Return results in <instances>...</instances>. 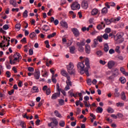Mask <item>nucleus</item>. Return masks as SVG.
Masks as SVG:
<instances>
[{"instance_id": "16", "label": "nucleus", "mask_w": 128, "mask_h": 128, "mask_svg": "<svg viewBox=\"0 0 128 128\" xmlns=\"http://www.w3.org/2000/svg\"><path fill=\"white\" fill-rule=\"evenodd\" d=\"M61 26L64 28H68V23L66 22L62 21L60 22Z\"/></svg>"}, {"instance_id": "46", "label": "nucleus", "mask_w": 128, "mask_h": 128, "mask_svg": "<svg viewBox=\"0 0 128 128\" xmlns=\"http://www.w3.org/2000/svg\"><path fill=\"white\" fill-rule=\"evenodd\" d=\"M118 116V118H122L124 117V115L122 114L118 113V114H117V117Z\"/></svg>"}, {"instance_id": "61", "label": "nucleus", "mask_w": 128, "mask_h": 128, "mask_svg": "<svg viewBox=\"0 0 128 128\" xmlns=\"http://www.w3.org/2000/svg\"><path fill=\"white\" fill-rule=\"evenodd\" d=\"M68 94L70 96H74V94L72 92V90L69 91Z\"/></svg>"}, {"instance_id": "27", "label": "nucleus", "mask_w": 128, "mask_h": 128, "mask_svg": "<svg viewBox=\"0 0 128 128\" xmlns=\"http://www.w3.org/2000/svg\"><path fill=\"white\" fill-rule=\"evenodd\" d=\"M58 102L60 106H64V100L62 99H59Z\"/></svg>"}, {"instance_id": "33", "label": "nucleus", "mask_w": 128, "mask_h": 128, "mask_svg": "<svg viewBox=\"0 0 128 128\" xmlns=\"http://www.w3.org/2000/svg\"><path fill=\"white\" fill-rule=\"evenodd\" d=\"M107 112L110 114H112V112H114V109H112V108H108L107 110Z\"/></svg>"}, {"instance_id": "43", "label": "nucleus", "mask_w": 128, "mask_h": 128, "mask_svg": "<svg viewBox=\"0 0 128 128\" xmlns=\"http://www.w3.org/2000/svg\"><path fill=\"white\" fill-rule=\"evenodd\" d=\"M83 102H84V104H85V106L86 108H90V104H88V102H86V101H83Z\"/></svg>"}, {"instance_id": "15", "label": "nucleus", "mask_w": 128, "mask_h": 128, "mask_svg": "<svg viewBox=\"0 0 128 128\" xmlns=\"http://www.w3.org/2000/svg\"><path fill=\"white\" fill-rule=\"evenodd\" d=\"M10 4L13 6L14 8H16L18 6V4H16V0H10Z\"/></svg>"}, {"instance_id": "9", "label": "nucleus", "mask_w": 128, "mask_h": 128, "mask_svg": "<svg viewBox=\"0 0 128 128\" xmlns=\"http://www.w3.org/2000/svg\"><path fill=\"white\" fill-rule=\"evenodd\" d=\"M81 6L84 8V10H86L88 8V1H83L82 3Z\"/></svg>"}, {"instance_id": "30", "label": "nucleus", "mask_w": 128, "mask_h": 128, "mask_svg": "<svg viewBox=\"0 0 128 128\" xmlns=\"http://www.w3.org/2000/svg\"><path fill=\"white\" fill-rule=\"evenodd\" d=\"M102 38H104V40H108V34L106 33L104 34L103 36H102Z\"/></svg>"}, {"instance_id": "14", "label": "nucleus", "mask_w": 128, "mask_h": 128, "mask_svg": "<svg viewBox=\"0 0 128 128\" xmlns=\"http://www.w3.org/2000/svg\"><path fill=\"white\" fill-rule=\"evenodd\" d=\"M85 50L86 54H90V46L89 44H86L85 45Z\"/></svg>"}, {"instance_id": "34", "label": "nucleus", "mask_w": 128, "mask_h": 128, "mask_svg": "<svg viewBox=\"0 0 128 128\" xmlns=\"http://www.w3.org/2000/svg\"><path fill=\"white\" fill-rule=\"evenodd\" d=\"M36 36V33L34 32H32L30 34V38H35Z\"/></svg>"}, {"instance_id": "17", "label": "nucleus", "mask_w": 128, "mask_h": 128, "mask_svg": "<svg viewBox=\"0 0 128 128\" xmlns=\"http://www.w3.org/2000/svg\"><path fill=\"white\" fill-rule=\"evenodd\" d=\"M67 80H66V84L67 86H72V81H70V76L68 77Z\"/></svg>"}, {"instance_id": "31", "label": "nucleus", "mask_w": 128, "mask_h": 128, "mask_svg": "<svg viewBox=\"0 0 128 128\" xmlns=\"http://www.w3.org/2000/svg\"><path fill=\"white\" fill-rule=\"evenodd\" d=\"M122 36H124V34L120 33L117 34V38H118V40H120V38H122Z\"/></svg>"}, {"instance_id": "59", "label": "nucleus", "mask_w": 128, "mask_h": 128, "mask_svg": "<svg viewBox=\"0 0 128 128\" xmlns=\"http://www.w3.org/2000/svg\"><path fill=\"white\" fill-rule=\"evenodd\" d=\"M7 78H10V72L8 71L6 72Z\"/></svg>"}, {"instance_id": "29", "label": "nucleus", "mask_w": 128, "mask_h": 128, "mask_svg": "<svg viewBox=\"0 0 128 128\" xmlns=\"http://www.w3.org/2000/svg\"><path fill=\"white\" fill-rule=\"evenodd\" d=\"M122 84H124L126 82V78L124 77H121L120 78Z\"/></svg>"}, {"instance_id": "42", "label": "nucleus", "mask_w": 128, "mask_h": 128, "mask_svg": "<svg viewBox=\"0 0 128 128\" xmlns=\"http://www.w3.org/2000/svg\"><path fill=\"white\" fill-rule=\"evenodd\" d=\"M112 30L110 28H106L104 32L106 34H110V32Z\"/></svg>"}, {"instance_id": "41", "label": "nucleus", "mask_w": 128, "mask_h": 128, "mask_svg": "<svg viewBox=\"0 0 128 128\" xmlns=\"http://www.w3.org/2000/svg\"><path fill=\"white\" fill-rule=\"evenodd\" d=\"M28 72H34V69L32 67H28Z\"/></svg>"}, {"instance_id": "11", "label": "nucleus", "mask_w": 128, "mask_h": 128, "mask_svg": "<svg viewBox=\"0 0 128 128\" xmlns=\"http://www.w3.org/2000/svg\"><path fill=\"white\" fill-rule=\"evenodd\" d=\"M98 12H100L98 9L94 8L90 12L91 16H96V14H98Z\"/></svg>"}, {"instance_id": "13", "label": "nucleus", "mask_w": 128, "mask_h": 128, "mask_svg": "<svg viewBox=\"0 0 128 128\" xmlns=\"http://www.w3.org/2000/svg\"><path fill=\"white\" fill-rule=\"evenodd\" d=\"M60 74L62 76H65V78H70V75L65 70H62Z\"/></svg>"}, {"instance_id": "57", "label": "nucleus", "mask_w": 128, "mask_h": 128, "mask_svg": "<svg viewBox=\"0 0 128 128\" xmlns=\"http://www.w3.org/2000/svg\"><path fill=\"white\" fill-rule=\"evenodd\" d=\"M111 118H115V120H116L118 118V115H116L114 114H112L110 115Z\"/></svg>"}, {"instance_id": "40", "label": "nucleus", "mask_w": 128, "mask_h": 128, "mask_svg": "<svg viewBox=\"0 0 128 128\" xmlns=\"http://www.w3.org/2000/svg\"><path fill=\"white\" fill-rule=\"evenodd\" d=\"M20 126H22V128H26V124H24V122H20Z\"/></svg>"}, {"instance_id": "36", "label": "nucleus", "mask_w": 128, "mask_h": 128, "mask_svg": "<svg viewBox=\"0 0 128 128\" xmlns=\"http://www.w3.org/2000/svg\"><path fill=\"white\" fill-rule=\"evenodd\" d=\"M48 126H50L52 128H56V126L54 124V123H52V122L48 123Z\"/></svg>"}, {"instance_id": "7", "label": "nucleus", "mask_w": 128, "mask_h": 128, "mask_svg": "<svg viewBox=\"0 0 128 128\" xmlns=\"http://www.w3.org/2000/svg\"><path fill=\"white\" fill-rule=\"evenodd\" d=\"M114 64H116V62L114 60H110L108 62V66L110 70L114 66Z\"/></svg>"}, {"instance_id": "12", "label": "nucleus", "mask_w": 128, "mask_h": 128, "mask_svg": "<svg viewBox=\"0 0 128 128\" xmlns=\"http://www.w3.org/2000/svg\"><path fill=\"white\" fill-rule=\"evenodd\" d=\"M72 30L74 34L76 36V38L80 36V32H78V30L76 28H72Z\"/></svg>"}, {"instance_id": "25", "label": "nucleus", "mask_w": 128, "mask_h": 128, "mask_svg": "<svg viewBox=\"0 0 128 128\" xmlns=\"http://www.w3.org/2000/svg\"><path fill=\"white\" fill-rule=\"evenodd\" d=\"M96 40H97L99 42H102V36H98Z\"/></svg>"}, {"instance_id": "48", "label": "nucleus", "mask_w": 128, "mask_h": 128, "mask_svg": "<svg viewBox=\"0 0 128 128\" xmlns=\"http://www.w3.org/2000/svg\"><path fill=\"white\" fill-rule=\"evenodd\" d=\"M52 122L56 126H58V120H52Z\"/></svg>"}, {"instance_id": "21", "label": "nucleus", "mask_w": 128, "mask_h": 128, "mask_svg": "<svg viewBox=\"0 0 128 128\" xmlns=\"http://www.w3.org/2000/svg\"><path fill=\"white\" fill-rule=\"evenodd\" d=\"M70 54H74V50H76V47L74 46H72L70 48Z\"/></svg>"}, {"instance_id": "52", "label": "nucleus", "mask_w": 128, "mask_h": 128, "mask_svg": "<svg viewBox=\"0 0 128 128\" xmlns=\"http://www.w3.org/2000/svg\"><path fill=\"white\" fill-rule=\"evenodd\" d=\"M14 90L12 89L11 90L8 91V94L10 96H12V94H14Z\"/></svg>"}, {"instance_id": "60", "label": "nucleus", "mask_w": 128, "mask_h": 128, "mask_svg": "<svg viewBox=\"0 0 128 128\" xmlns=\"http://www.w3.org/2000/svg\"><path fill=\"white\" fill-rule=\"evenodd\" d=\"M97 28L98 30H102V26L99 24L97 26Z\"/></svg>"}, {"instance_id": "45", "label": "nucleus", "mask_w": 128, "mask_h": 128, "mask_svg": "<svg viewBox=\"0 0 128 128\" xmlns=\"http://www.w3.org/2000/svg\"><path fill=\"white\" fill-rule=\"evenodd\" d=\"M96 55L98 56H102V51L99 50L96 52Z\"/></svg>"}, {"instance_id": "53", "label": "nucleus", "mask_w": 128, "mask_h": 128, "mask_svg": "<svg viewBox=\"0 0 128 128\" xmlns=\"http://www.w3.org/2000/svg\"><path fill=\"white\" fill-rule=\"evenodd\" d=\"M100 64H102L103 66H104V64H106V61L104 60H100Z\"/></svg>"}, {"instance_id": "1", "label": "nucleus", "mask_w": 128, "mask_h": 128, "mask_svg": "<svg viewBox=\"0 0 128 128\" xmlns=\"http://www.w3.org/2000/svg\"><path fill=\"white\" fill-rule=\"evenodd\" d=\"M22 58V57L20 54L18 52L14 54L13 58L12 56H9L10 64H16V62H20V60Z\"/></svg>"}, {"instance_id": "18", "label": "nucleus", "mask_w": 128, "mask_h": 128, "mask_svg": "<svg viewBox=\"0 0 128 128\" xmlns=\"http://www.w3.org/2000/svg\"><path fill=\"white\" fill-rule=\"evenodd\" d=\"M109 50L110 47L108 46V44H104V51H105L106 52H108Z\"/></svg>"}, {"instance_id": "39", "label": "nucleus", "mask_w": 128, "mask_h": 128, "mask_svg": "<svg viewBox=\"0 0 128 128\" xmlns=\"http://www.w3.org/2000/svg\"><path fill=\"white\" fill-rule=\"evenodd\" d=\"M66 124V123H64V121H60L59 123V125L60 126H62V128H64Z\"/></svg>"}, {"instance_id": "8", "label": "nucleus", "mask_w": 128, "mask_h": 128, "mask_svg": "<svg viewBox=\"0 0 128 128\" xmlns=\"http://www.w3.org/2000/svg\"><path fill=\"white\" fill-rule=\"evenodd\" d=\"M85 65L86 66V70H90V59L88 58H86L85 60Z\"/></svg>"}, {"instance_id": "6", "label": "nucleus", "mask_w": 128, "mask_h": 128, "mask_svg": "<svg viewBox=\"0 0 128 128\" xmlns=\"http://www.w3.org/2000/svg\"><path fill=\"white\" fill-rule=\"evenodd\" d=\"M34 76L36 80H40V72L38 70H35Z\"/></svg>"}, {"instance_id": "58", "label": "nucleus", "mask_w": 128, "mask_h": 128, "mask_svg": "<svg viewBox=\"0 0 128 128\" xmlns=\"http://www.w3.org/2000/svg\"><path fill=\"white\" fill-rule=\"evenodd\" d=\"M29 54L30 56H32V54H34V50L32 49L29 50Z\"/></svg>"}, {"instance_id": "26", "label": "nucleus", "mask_w": 128, "mask_h": 128, "mask_svg": "<svg viewBox=\"0 0 128 128\" xmlns=\"http://www.w3.org/2000/svg\"><path fill=\"white\" fill-rule=\"evenodd\" d=\"M108 12V8L106 7L104 8L102 10V14H106Z\"/></svg>"}, {"instance_id": "55", "label": "nucleus", "mask_w": 128, "mask_h": 128, "mask_svg": "<svg viewBox=\"0 0 128 128\" xmlns=\"http://www.w3.org/2000/svg\"><path fill=\"white\" fill-rule=\"evenodd\" d=\"M90 100V97L88 96H85L84 97V102H88Z\"/></svg>"}, {"instance_id": "37", "label": "nucleus", "mask_w": 128, "mask_h": 128, "mask_svg": "<svg viewBox=\"0 0 128 128\" xmlns=\"http://www.w3.org/2000/svg\"><path fill=\"white\" fill-rule=\"evenodd\" d=\"M116 106H124V103H122L120 102H118L116 104Z\"/></svg>"}, {"instance_id": "51", "label": "nucleus", "mask_w": 128, "mask_h": 128, "mask_svg": "<svg viewBox=\"0 0 128 128\" xmlns=\"http://www.w3.org/2000/svg\"><path fill=\"white\" fill-rule=\"evenodd\" d=\"M87 84L88 86H92V80L91 79H88L86 80Z\"/></svg>"}, {"instance_id": "63", "label": "nucleus", "mask_w": 128, "mask_h": 128, "mask_svg": "<svg viewBox=\"0 0 128 128\" xmlns=\"http://www.w3.org/2000/svg\"><path fill=\"white\" fill-rule=\"evenodd\" d=\"M18 86H19V88H22V81H19Z\"/></svg>"}, {"instance_id": "19", "label": "nucleus", "mask_w": 128, "mask_h": 128, "mask_svg": "<svg viewBox=\"0 0 128 128\" xmlns=\"http://www.w3.org/2000/svg\"><path fill=\"white\" fill-rule=\"evenodd\" d=\"M54 114L55 116H57V118H62V114H60V112H58V111L56 110L54 112Z\"/></svg>"}, {"instance_id": "49", "label": "nucleus", "mask_w": 128, "mask_h": 128, "mask_svg": "<svg viewBox=\"0 0 128 128\" xmlns=\"http://www.w3.org/2000/svg\"><path fill=\"white\" fill-rule=\"evenodd\" d=\"M10 28V27L8 26V25L5 24L3 26V29L6 30H8Z\"/></svg>"}, {"instance_id": "20", "label": "nucleus", "mask_w": 128, "mask_h": 128, "mask_svg": "<svg viewBox=\"0 0 128 128\" xmlns=\"http://www.w3.org/2000/svg\"><path fill=\"white\" fill-rule=\"evenodd\" d=\"M32 92H38V88L36 86H33L32 89Z\"/></svg>"}, {"instance_id": "47", "label": "nucleus", "mask_w": 128, "mask_h": 128, "mask_svg": "<svg viewBox=\"0 0 128 128\" xmlns=\"http://www.w3.org/2000/svg\"><path fill=\"white\" fill-rule=\"evenodd\" d=\"M52 82L54 84H56V79L54 78V76H52Z\"/></svg>"}, {"instance_id": "28", "label": "nucleus", "mask_w": 128, "mask_h": 128, "mask_svg": "<svg viewBox=\"0 0 128 128\" xmlns=\"http://www.w3.org/2000/svg\"><path fill=\"white\" fill-rule=\"evenodd\" d=\"M120 46H116L115 48V52H118V54H120Z\"/></svg>"}, {"instance_id": "5", "label": "nucleus", "mask_w": 128, "mask_h": 128, "mask_svg": "<svg viewBox=\"0 0 128 128\" xmlns=\"http://www.w3.org/2000/svg\"><path fill=\"white\" fill-rule=\"evenodd\" d=\"M71 8L72 10H76L80 8V5L78 2H74L71 5Z\"/></svg>"}, {"instance_id": "2", "label": "nucleus", "mask_w": 128, "mask_h": 128, "mask_svg": "<svg viewBox=\"0 0 128 128\" xmlns=\"http://www.w3.org/2000/svg\"><path fill=\"white\" fill-rule=\"evenodd\" d=\"M84 62H78L77 64V68L78 70H80V74H86L87 76H90V73L88 72V70H86V68L84 64Z\"/></svg>"}, {"instance_id": "35", "label": "nucleus", "mask_w": 128, "mask_h": 128, "mask_svg": "<svg viewBox=\"0 0 128 128\" xmlns=\"http://www.w3.org/2000/svg\"><path fill=\"white\" fill-rule=\"evenodd\" d=\"M56 34V33L54 32L52 34H49L48 36V38H54Z\"/></svg>"}, {"instance_id": "22", "label": "nucleus", "mask_w": 128, "mask_h": 128, "mask_svg": "<svg viewBox=\"0 0 128 128\" xmlns=\"http://www.w3.org/2000/svg\"><path fill=\"white\" fill-rule=\"evenodd\" d=\"M121 98L123 100H126V94L124 92L121 93Z\"/></svg>"}, {"instance_id": "50", "label": "nucleus", "mask_w": 128, "mask_h": 128, "mask_svg": "<svg viewBox=\"0 0 128 128\" xmlns=\"http://www.w3.org/2000/svg\"><path fill=\"white\" fill-rule=\"evenodd\" d=\"M104 20L106 22V24H110L112 22H110V20L108 19H104Z\"/></svg>"}, {"instance_id": "56", "label": "nucleus", "mask_w": 128, "mask_h": 128, "mask_svg": "<svg viewBox=\"0 0 128 128\" xmlns=\"http://www.w3.org/2000/svg\"><path fill=\"white\" fill-rule=\"evenodd\" d=\"M28 45H25L24 46V52H28Z\"/></svg>"}, {"instance_id": "64", "label": "nucleus", "mask_w": 128, "mask_h": 128, "mask_svg": "<svg viewBox=\"0 0 128 128\" xmlns=\"http://www.w3.org/2000/svg\"><path fill=\"white\" fill-rule=\"evenodd\" d=\"M30 34V32L28 30H24V34L26 36H28V34Z\"/></svg>"}, {"instance_id": "24", "label": "nucleus", "mask_w": 128, "mask_h": 128, "mask_svg": "<svg viewBox=\"0 0 128 128\" xmlns=\"http://www.w3.org/2000/svg\"><path fill=\"white\" fill-rule=\"evenodd\" d=\"M15 28H16V30L18 32L20 30V24H17L15 26Z\"/></svg>"}, {"instance_id": "44", "label": "nucleus", "mask_w": 128, "mask_h": 128, "mask_svg": "<svg viewBox=\"0 0 128 128\" xmlns=\"http://www.w3.org/2000/svg\"><path fill=\"white\" fill-rule=\"evenodd\" d=\"M51 92H52L50 91V88H48L46 90V94H47V96H50Z\"/></svg>"}, {"instance_id": "62", "label": "nucleus", "mask_w": 128, "mask_h": 128, "mask_svg": "<svg viewBox=\"0 0 128 128\" xmlns=\"http://www.w3.org/2000/svg\"><path fill=\"white\" fill-rule=\"evenodd\" d=\"M109 54H114V50L113 49H110L109 50Z\"/></svg>"}, {"instance_id": "23", "label": "nucleus", "mask_w": 128, "mask_h": 128, "mask_svg": "<svg viewBox=\"0 0 128 128\" xmlns=\"http://www.w3.org/2000/svg\"><path fill=\"white\" fill-rule=\"evenodd\" d=\"M102 110H104L100 107H98L96 109V112H100V114H102Z\"/></svg>"}, {"instance_id": "4", "label": "nucleus", "mask_w": 128, "mask_h": 128, "mask_svg": "<svg viewBox=\"0 0 128 128\" xmlns=\"http://www.w3.org/2000/svg\"><path fill=\"white\" fill-rule=\"evenodd\" d=\"M77 46H78V50L80 52H83L84 48H83L84 46H86V40H80V42H77L76 44Z\"/></svg>"}, {"instance_id": "3", "label": "nucleus", "mask_w": 128, "mask_h": 128, "mask_svg": "<svg viewBox=\"0 0 128 128\" xmlns=\"http://www.w3.org/2000/svg\"><path fill=\"white\" fill-rule=\"evenodd\" d=\"M66 68L69 74L72 76V74H76V69L74 68V66L72 62H70Z\"/></svg>"}, {"instance_id": "32", "label": "nucleus", "mask_w": 128, "mask_h": 128, "mask_svg": "<svg viewBox=\"0 0 128 128\" xmlns=\"http://www.w3.org/2000/svg\"><path fill=\"white\" fill-rule=\"evenodd\" d=\"M120 72H122V74H123L125 75L126 73V69H124V67H121L120 68Z\"/></svg>"}, {"instance_id": "38", "label": "nucleus", "mask_w": 128, "mask_h": 128, "mask_svg": "<svg viewBox=\"0 0 128 128\" xmlns=\"http://www.w3.org/2000/svg\"><path fill=\"white\" fill-rule=\"evenodd\" d=\"M28 10H25L23 13V18H28Z\"/></svg>"}, {"instance_id": "10", "label": "nucleus", "mask_w": 128, "mask_h": 128, "mask_svg": "<svg viewBox=\"0 0 128 128\" xmlns=\"http://www.w3.org/2000/svg\"><path fill=\"white\" fill-rule=\"evenodd\" d=\"M60 96V92H56L52 94L51 96L52 100H56Z\"/></svg>"}, {"instance_id": "54", "label": "nucleus", "mask_w": 128, "mask_h": 128, "mask_svg": "<svg viewBox=\"0 0 128 128\" xmlns=\"http://www.w3.org/2000/svg\"><path fill=\"white\" fill-rule=\"evenodd\" d=\"M48 25H44L42 27L43 30H46V32H48V29H46V28H48Z\"/></svg>"}]
</instances>
